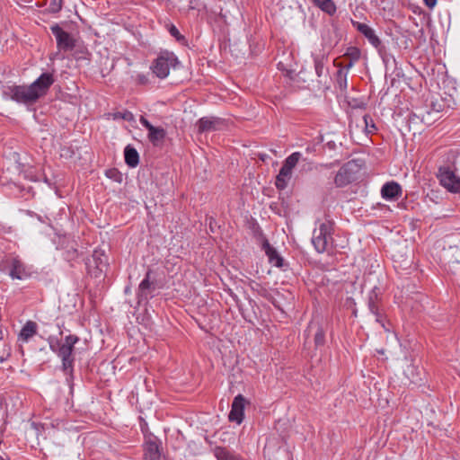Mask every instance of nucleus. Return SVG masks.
I'll use <instances>...</instances> for the list:
<instances>
[{
    "mask_svg": "<svg viewBox=\"0 0 460 460\" xmlns=\"http://www.w3.org/2000/svg\"><path fill=\"white\" fill-rule=\"evenodd\" d=\"M54 83L55 77L52 73H43L30 84L4 86L3 96L26 106L34 105L40 99L47 95Z\"/></svg>",
    "mask_w": 460,
    "mask_h": 460,
    "instance_id": "f257e3e1",
    "label": "nucleus"
},
{
    "mask_svg": "<svg viewBox=\"0 0 460 460\" xmlns=\"http://www.w3.org/2000/svg\"><path fill=\"white\" fill-rule=\"evenodd\" d=\"M78 341L79 338L73 334L67 335L63 342H60L58 340L54 341V340L51 338L49 339L50 349L57 353V355L61 358L62 368L66 374H72L73 372V366L75 361V357L73 354L74 347L75 344L78 342Z\"/></svg>",
    "mask_w": 460,
    "mask_h": 460,
    "instance_id": "f03ea898",
    "label": "nucleus"
},
{
    "mask_svg": "<svg viewBox=\"0 0 460 460\" xmlns=\"http://www.w3.org/2000/svg\"><path fill=\"white\" fill-rule=\"evenodd\" d=\"M361 164L358 160H350L343 164L334 177L336 187L342 188L358 179Z\"/></svg>",
    "mask_w": 460,
    "mask_h": 460,
    "instance_id": "7ed1b4c3",
    "label": "nucleus"
},
{
    "mask_svg": "<svg viewBox=\"0 0 460 460\" xmlns=\"http://www.w3.org/2000/svg\"><path fill=\"white\" fill-rule=\"evenodd\" d=\"M177 63L178 59L173 52L164 50L154 60L151 68L157 77L163 79L169 75L170 68L175 67Z\"/></svg>",
    "mask_w": 460,
    "mask_h": 460,
    "instance_id": "20e7f679",
    "label": "nucleus"
},
{
    "mask_svg": "<svg viewBox=\"0 0 460 460\" xmlns=\"http://www.w3.org/2000/svg\"><path fill=\"white\" fill-rule=\"evenodd\" d=\"M87 272L94 279H102L109 266L108 258L102 251L95 250L86 260Z\"/></svg>",
    "mask_w": 460,
    "mask_h": 460,
    "instance_id": "39448f33",
    "label": "nucleus"
},
{
    "mask_svg": "<svg viewBox=\"0 0 460 460\" xmlns=\"http://www.w3.org/2000/svg\"><path fill=\"white\" fill-rule=\"evenodd\" d=\"M332 222L322 223L319 228L314 230L312 243L318 252L327 250L329 243L332 241Z\"/></svg>",
    "mask_w": 460,
    "mask_h": 460,
    "instance_id": "423d86ee",
    "label": "nucleus"
},
{
    "mask_svg": "<svg viewBox=\"0 0 460 460\" xmlns=\"http://www.w3.org/2000/svg\"><path fill=\"white\" fill-rule=\"evenodd\" d=\"M437 177L440 184L448 191L454 193L460 192V178L449 167H440Z\"/></svg>",
    "mask_w": 460,
    "mask_h": 460,
    "instance_id": "0eeeda50",
    "label": "nucleus"
},
{
    "mask_svg": "<svg viewBox=\"0 0 460 460\" xmlns=\"http://www.w3.org/2000/svg\"><path fill=\"white\" fill-rule=\"evenodd\" d=\"M50 31L56 38L57 46L60 50L70 51L75 47V40L58 23L51 25Z\"/></svg>",
    "mask_w": 460,
    "mask_h": 460,
    "instance_id": "6e6552de",
    "label": "nucleus"
},
{
    "mask_svg": "<svg viewBox=\"0 0 460 460\" xmlns=\"http://www.w3.org/2000/svg\"><path fill=\"white\" fill-rule=\"evenodd\" d=\"M423 372L413 364L408 365L403 370L402 384L405 386H419L423 382Z\"/></svg>",
    "mask_w": 460,
    "mask_h": 460,
    "instance_id": "1a4fd4ad",
    "label": "nucleus"
},
{
    "mask_svg": "<svg viewBox=\"0 0 460 460\" xmlns=\"http://www.w3.org/2000/svg\"><path fill=\"white\" fill-rule=\"evenodd\" d=\"M368 307L370 312L376 316V321L381 324V326L386 331H389V328L385 324V317L379 308L378 305V294L377 288H375L368 297Z\"/></svg>",
    "mask_w": 460,
    "mask_h": 460,
    "instance_id": "9d476101",
    "label": "nucleus"
},
{
    "mask_svg": "<svg viewBox=\"0 0 460 460\" xmlns=\"http://www.w3.org/2000/svg\"><path fill=\"white\" fill-rule=\"evenodd\" d=\"M314 69L318 77V83L323 86L328 88L327 83L329 80V72L325 65L327 58L325 55H314Z\"/></svg>",
    "mask_w": 460,
    "mask_h": 460,
    "instance_id": "9b49d317",
    "label": "nucleus"
},
{
    "mask_svg": "<svg viewBox=\"0 0 460 460\" xmlns=\"http://www.w3.org/2000/svg\"><path fill=\"white\" fill-rule=\"evenodd\" d=\"M160 447L161 443L156 438H149L144 446L145 460H165Z\"/></svg>",
    "mask_w": 460,
    "mask_h": 460,
    "instance_id": "f8f14e48",
    "label": "nucleus"
},
{
    "mask_svg": "<svg viewBox=\"0 0 460 460\" xmlns=\"http://www.w3.org/2000/svg\"><path fill=\"white\" fill-rule=\"evenodd\" d=\"M245 403L246 400L242 394H238L234 397L228 416L230 421H235L237 424L243 421Z\"/></svg>",
    "mask_w": 460,
    "mask_h": 460,
    "instance_id": "ddd939ff",
    "label": "nucleus"
},
{
    "mask_svg": "<svg viewBox=\"0 0 460 460\" xmlns=\"http://www.w3.org/2000/svg\"><path fill=\"white\" fill-rule=\"evenodd\" d=\"M196 125L198 132L201 134L220 129L223 120L217 117H203L197 121Z\"/></svg>",
    "mask_w": 460,
    "mask_h": 460,
    "instance_id": "4468645a",
    "label": "nucleus"
},
{
    "mask_svg": "<svg viewBox=\"0 0 460 460\" xmlns=\"http://www.w3.org/2000/svg\"><path fill=\"white\" fill-rule=\"evenodd\" d=\"M351 22L353 27L363 34L374 47L378 48L381 45L380 39L376 35L374 30L367 24L356 21H351Z\"/></svg>",
    "mask_w": 460,
    "mask_h": 460,
    "instance_id": "2eb2a0df",
    "label": "nucleus"
},
{
    "mask_svg": "<svg viewBox=\"0 0 460 460\" xmlns=\"http://www.w3.org/2000/svg\"><path fill=\"white\" fill-rule=\"evenodd\" d=\"M314 335V341L315 347L323 346L325 342V332L322 325L318 322H311L305 331V335L308 337Z\"/></svg>",
    "mask_w": 460,
    "mask_h": 460,
    "instance_id": "dca6fc26",
    "label": "nucleus"
},
{
    "mask_svg": "<svg viewBox=\"0 0 460 460\" xmlns=\"http://www.w3.org/2000/svg\"><path fill=\"white\" fill-rule=\"evenodd\" d=\"M10 276L13 279H23L30 276V270L20 259L15 257L11 261Z\"/></svg>",
    "mask_w": 460,
    "mask_h": 460,
    "instance_id": "f3484780",
    "label": "nucleus"
},
{
    "mask_svg": "<svg viewBox=\"0 0 460 460\" xmlns=\"http://www.w3.org/2000/svg\"><path fill=\"white\" fill-rule=\"evenodd\" d=\"M402 187L395 181L386 182L381 189V195L385 199H397L402 196Z\"/></svg>",
    "mask_w": 460,
    "mask_h": 460,
    "instance_id": "a211bd4d",
    "label": "nucleus"
},
{
    "mask_svg": "<svg viewBox=\"0 0 460 460\" xmlns=\"http://www.w3.org/2000/svg\"><path fill=\"white\" fill-rule=\"evenodd\" d=\"M262 249L264 250L266 255L269 258L270 263L275 265L276 267H282L283 259L280 257L274 247H272L268 240H264L262 243Z\"/></svg>",
    "mask_w": 460,
    "mask_h": 460,
    "instance_id": "6ab92c4d",
    "label": "nucleus"
},
{
    "mask_svg": "<svg viewBox=\"0 0 460 460\" xmlns=\"http://www.w3.org/2000/svg\"><path fill=\"white\" fill-rule=\"evenodd\" d=\"M165 136V130L160 127H154L148 131V139L155 146L162 145Z\"/></svg>",
    "mask_w": 460,
    "mask_h": 460,
    "instance_id": "aec40b11",
    "label": "nucleus"
},
{
    "mask_svg": "<svg viewBox=\"0 0 460 460\" xmlns=\"http://www.w3.org/2000/svg\"><path fill=\"white\" fill-rule=\"evenodd\" d=\"M37 323L33 321H28L22 328L19 339L22 341H28L32 336L37 333Z\"/></svg>",
    "mask_w": 460,
    "mask_h": 460,
    "instance_id": "412c9836",
    "label": "nucleus"
},
{
    "mask_svg": "<svg viewBox=\"0 0 460 460\" xmlns=\"http://www.w3.org/2000/svg\"><path fill=\"white\" fill-rule=\"evenodd\" d=\"M125 162L129 167H136L139 163L137 151L131 146H127L124 150Z\"/></svg>",
    "mask_w": 460,
    "mask_h": 460,
    "instance_id": "4be33fe9",
    "label": "nucleus"
},
{
    "mask_svg": "<svg viewBox=\"0 0 460 460\" xmlns=\"http://www.w3.org/2000/svg\"><path fill=\"white\" fill-rule=\"evenodd\" d=\"M292 171L281 167L279 174L276 177V187L279 190H284L288 186V181L291 178Z\"/></svg>",
    "mask_w": 460,
    "mask_h": 460,
    "instance_id": "5701e85b",
    "label": "nucleus"
},
{
    "mask_svg": "<svg viewBox=\"0 0 460 460\" xmlns=\"http://www.w3.org/2000/svg\"><path fill=\"white\" fill-rule=\"evenodd\" d=\"M313 4L324 13L333 15L336 13V5L332 0H312Z\"/></svg>",
    "mask_w": 460,
    "mask_h": 460,
    "instance_id": "b1692460",
    "label": "nucleus"
},
{
    "mask_svg": "<svg viewBox=\"0 0 460 460\" xmlns=\"http://www.w3.org/2000/svg\"><path fill=\"white\" fill-rule=\"evenodd\" d=\"M419 117H420L421 121L425 125L430 126L433 123H435L438 119H439V110H436L435 111H430L429 110L420 111Z\"/></svg>",
    "mask_w": 460,
    "mask_h": 460,
    "instance_id": "393cba45",
    "label": "nucleus"
},
{
    "mask_svg": "<svg viewBox=\"0 0 460 460\" xmlns=\"http://www.w3.org/2000/svg\"><path fill=\"white\" fill-rule=\"evenodd\" d=\"M215 455L217 460H244L238 455H235L224 447H217Z\"/></svg>",
    "mask_w": 460,
    "mask_h": 460,
    "instance_id": "a878e982",
    "label": "nucleus"
},
{
    "mask_svg": "<svg viewBox=\"0 0 460 460\" xmlns=\"http://www.w3.org/2000/svg\"><path fill=\"white\" fill-rule=\"evenodd\" d=\"M150 273H151L150 271H147L145 279L139 284V287H138V296L139 297L147 298V296L150 293V289H151V286H152L151 282L149 281Z\"/></svg>",
    "mask_w": 460,
    "mask_h": 460,
    "instance_id": "bb28decb",
    "label": "nucleus"
},
{
    "mask_svg": "<svg viewBox=\"0 0 460 460\" xmlns=\"http://www.w3.org/2000/svg\"><path fill=\"white\" fill-rule=\"evenodd\" d=\"M348 73L344 71V68H339L336 73V83L339 85L341 91H346L348 88Z\"/></svg>",
    "mask_w": 460,
    "mask_h": 460,
    "instance_id": "cd10ccee",
    "label": "nucleus"
},
{
    "mask_svg": "<svg viewBox=\"0 0 460 460\" xmlns=\"http://www.w3.org/2000/svg\"><path fill=\"white\" fill-rule=\"evenodd\" d=\"M300 158L301 154L299 152H295L286 158L282 167L292 171L293 168L297 164Z\"/></svg>",
    "mask_w": 460,
    "mask_h": 460,
    "instance_id": "c85d7f7f",
    "label": "nucleus"
},
{
    "mask_svg": "<svg viewBox=\"0 0 460 460\" xmlns=\"http://www.w3.org/2000/svg\"><path fill=\"white\" fill-rule=\"evenodd\" d=\"M361 56L360 49L357 47H349L347 49L344 58L346 59H350L352 62H357Z\"/></svg>",
    "mask_w": 460,
    "mask_h": 460,
    "instance_id": "c756f323",
    "label": "nucleus"
},
{
    "mask_svg": "<svg viewBox=\"0 0 460 460\" xmlns=\"http://www.w3.org/2000/svg\"><path fill=\"white\" fill-rule=\"evenodd\" d=\"M363 122L365 130L367 134H372L376 130V127L374 123L372 117L368 114L363 116Z\"/></svg>",
    "mask_w": 460,
    "mask_h": 460,
    "instance_id": "7c9ffc66",
    "label": "nucleus"
},
{
    "mask_svg": "<svg viewBox=\"0 0 460 460\" xmlns=\"http://www.w3.org/2000/svg\"><path fill=\"white\" fill-rule=\"evenodd\" d=\"M114 119H124L127 121L134 120V115L128 111H117L111 114Z\"/></svg>",
    "mask_w": 460,
    "mask_h": 460,
    "instance_id": "2f4dec72",
    "label": "nucleus"
},
{
    "mask_svg": "<svg viewBox=\"0 0 460 460\" xmlns=\"http://www.w3.org/2000/svg\"><path fill=\"white\" fill-rule=\"evenodd\" d=\"M63 0H50L48 10L49 13H57L62 9Z\"/></svg>",
    "mask_w": 460,
    "mask_h": 460,
    "instance_id": "473e14b6",
    "label": "nucleus"
},
{
    "mask_svg": "<svg viewBox=\"0 0 460 460\" xmlns=\"http://www.w3.org/2000/svg\"><path fill=\"white\" fill-rule=\"evenodd\" d=\"M349 61L344 65V66H341V64H337L335 61H334V65L336 66H338L339 68H344V71L345 72H349V70L353 66L354 63L355 62H352L350 59H348Z\"/></svg>",
    "mask_w": 460,
    "mask_h": 460,
    "instance_id": "72a5a7b5",
    "label": "nucleus"
},
{
    "mask_svg": "<svg viewBox=\"0 0 460 460\" xmlns=\"http://www.w3.org/2000/svg\"><path fill=\"white\" fill-rule=\"evenodd\" d=\"M458 265H460V260H458L457 258H455L454 260L448 261L449 270L454 273Z\"/></svg>",
    "mask_w": 460,
    "mask_h": 460,
    "instance_id": "f704fd0d",
    "label": "nucleus"
},
{
    "mask_svg": "<svg viewBox=\"0 0 460 460\" xmlns=\"http://www.w3.org/2000/svg\"><path fill=\"white\" fill-rule=\"evenodd\" d=\"M140 123L149 131L150 128H154L153 126L144 116L140 117Z\"/></svg>",
    "mask_w": 460,
    "mask_h": 460,
    "instance_id": "c9c22d12",
    "label": "nucleus"
},
{
    "mask_svg": "<svg viewBox=\"0 0 460 460\" xmlns=\"http://www.w3.org/2000/svg\"><path fill=\"white\" fill-rule=\"evenodd\" d=\"M169 31H170V33H171V35H172V36H173V37H175V38L179 39V37H180V32H179L178 29H177L174 25H172V26H171V28H170V30H169Z\"/></svg>",
    "mask_w": 460,
    "mask_h": 460,
    "instance_id": "e433bc0d",
    "label": "nucleus"
},
{
    "mask_svg": "<svg viewBox=\"0 0 460 460\" xmlns=\"http://www.w3.org/2000/svg\"><path fill=\"white\" fill-rule=\"evenodd\" d=\"M424 3L429 8H433L437 4V0H424Z\"/></svg>",
    "mask_w": 460,
    "mask_h": 460,
    "instance_id": "4c0bfd02",
    "label": "nucleus"
},
{
    "mask_svg": "<svg viewBox=\"0 0 460 460\" xmlns=\"http://www.w3.org/2000/svg\"><path fill=\"white\" fill-rule=\"evenodd\" d=\"M218 19L222 21L224 23H226V16L222 13H219Z\"/></svg>",
    "mask_w": 460,
    "mask_h": 460,
    "instance_id": "58836bf2",
    "label": "nucleus"
},
{
    "mask_svg": "<svg viewBox=\"0 0 460 460\" xmlns=\"http://www.w3.org/2000/svg\"><path fill=\"white\" fill-rule=\"evenodd\" d=\"M433 108L430 111H435L436 110H439V112L441 111V106L439 105L438 108L436 107L435 104H432Z\"/></svg>",
    "mask_w": 460,
    "mask_h": 460,
    "instance_id": "ea45409f",
    "label": "nucleus"
},
{
    "mask_svg": "<svg viewBox=\"0 0 460 460\" xmlns=\"http://www.w3.org/2000/svg\"><path fill=\"white\" fill-rule=\"evenodd\" d=\"M259 157H260V159H261V160L265 161V160H266V158H267V155H265V154H260V155H259Z\"/></svg>",
    "mask_w": 460,
    "mask_h": 460,
    "instance_id": "a19ab883",
    "label": "nucleus"
},
{
    "mask_svg": "<svg viewBox=\"0 0 460 460\" xmlns=\"http://www.w3.org/2000/svg\"><path fill=\"white\" fill-rule=\"evenodd\" d=\"M24 1H25V2H28V3H30V2H31L32 0H24Z\"/></svg>",
    "mask_w": 460,
    "mask_h": 460,
    "instance_id": "79ce46f5",
    "label": "nucleus"
}]
</instances>
